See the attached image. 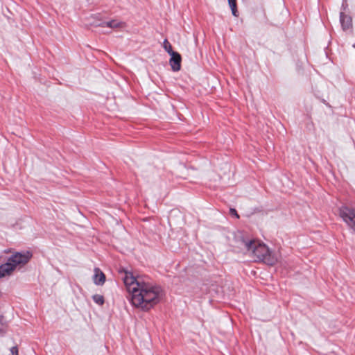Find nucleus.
<instances>
[{"mask_svg":"<svg viewBox=\"0 0 355 355\" xmlns=\"http://www.w3.org/2000/svg\"><path fill=\"white\" fill-rule=\"evenodd\" d=\"M123 282L135 307L148 311L160 302L162 295L160 287L145 282L131 274H126Z\"/></svg>","mask_w":355,"mask_h":355,"instance_id":"obj_1","label":"nucleus"},{"mask_svg":"<svg viewBox=\"0 0 355 355\" xmlns=\"http://www.w3.org/2000/svg\"><path fill=\"white\" fill-rule=\"evenodd\" d=\"M240 242L246 253L254 259V261H262L270 266H273L277 262V258L272 254L265 244L257 240L245 239H241Z\"/></svg>","mask_w":355,"mask_h":355,"instance_id":"obj_2","label":"nucleus"},{"mask_svg":"<svg viewBox=\"0 0 355 355\" xmlns=\"http://www.w3.org/2000/svg\"><path fill=\"white\" fill-rule=\"evenodd\" d=\"M31 257L29 252L13 254L6 263L0 266V278L10 275L17 266L28 263Z\"/></svg>","mask_w":355,"mask_h":355,"instance_id":"obj_3","label":"nucleus"},{"mask_svg":"<svg viewBox=\"0 0 355 355\" xmlns=\"http://www.w3.org/2000/svg\"><path fill=\"white\" fill-rule=\"evenodd\" d=\"M339 216L355 234V209L343 205L339 209Z\"/></svg>","mask_w":355,"mask_h":355,"instance_id":"obj_4","label":"nucleus"},{"mask_svg":"<svg viewBox=\"0 0 355 355\" xmlns=\"http://www.w3.org/2000/svg\"><path fill=\"white\" fill-rule=\"evenodd\" d=\"M171 58L169 60V64L173 71H178L181 69V61L182 57L178 52H174L170 54Z\"/></svg>","mask_w":355,"mask_h":355,"instance_id":"obj_5","label":"nucleus"},{"mask_svg":"<svg viewBox=\"0 0 355 355\" xmlns=\"http://www.w3.org/2000/svg\"><path fill=\"white\" fill-rule=\"evenodd\" d=\"M340 21L344 31L349 30L352 27V17L343 12H340Z\"/></svg>","mask_w":355,"mask_h":355,"instance_id":"obj_6","label":"nucleus"},{"mask_svg":"<svg viewBox=\"0 0 355 355\" xmlns=\"http://www.w3.org/2000/svg\"><path fill=\"white\" fill-rule=\"evenodd\" d=\"M98 26L102 27H109L111 28H124L125 26V24L123 21L116 20V19H112L109 21H105L101 24H98Z\"/></svg>","mask_w":355,"mask_h":355,"instance_id":"obj_7","label":"nucleus"},{"mask_svg":"<svg viewBox=\"0 0 355 355\" xmlns=\"http://www.w3.org/2000/svg\"><path fill=\"white\" fill-rule=\"evenodd\" d=\"M105 282V274L98 268L94 269V282L96 285H103Z\"/></svg>","mask_w":355,"mask_h":355,"instance_id":"obj_8","label":"nucleus"},{"mask_svg":"<svg viewBox=\"0 0 355 355\" xmlns=\"http://www.w3.org/2000/svg\"><path fill=\"white\" fill-rule=\"evenodd\" d=\"M7 328V322L4 319L3 316L0 315V334H3L4 333H6Z\"/></svg>","mask_w":355,"mask_h":355,"instance_id":"obj_9","label":"nucleus"},{"mask_svg":"<svg viewBox=\"0 0 355 355\" xmlns=\"http://www.w3.org/2000/svg\"><path fill=\"white\" fill-rule=\"evenodd\" d=\"M231 8L232 15L235 17L238 16V10L236 6V0H227Z\"/></svg>","mask_w":355,"mask_h":355,"instance_id":"obj_10","label":"nucleus"},{"mask_svg":"<svg viewBox=\"0 0 355 355\" xmlns=\"http://www.w3.org/2000/svg\"><path fill=\"white\" fill-rule=\"evenodd\" d=\"M92 299L94 301L95 303L97 304L102 306L104 302V297L101 295L96 294L92 296Z\"/></svg>","mask_w":355,"mask_h":355,"instance_id":"obj_11","label":"nucleus"},{"mask_svg":"<svg viewBox=\"0 0 355 355\" xmlns=\"http://www.w3.org/2000/svg\"><path fill=\"white\" fill-rule=\"evenodd\" d=\"M163 47L169 55L175 52L174 51H173L171 44L166 39H165L163 42Z\"/></svg>","mask_w":355,"mask_h":355,"instance_id":"obj_12","label":"nucleus"},{"mask_svg":"<svg viewBox=\"0 0 355 355\" xmlns=\"http://www.w3.org/2000/svg\"><path fill=\"white\" fill-rule=\"evenodd\" d=\"M10 352L12 355H18V348L16 346L12 347L10 349Z\"/></svg>","mask_w":355,"mask_h":355,"instance_id":"obj_13","label":"nucleus"},{"mask_svg":"<svg viewBox=\"0 0 355 355\" xmlns=\"http://www.w3.org/2000/svg\"><path fill=\"white\" fill-rule=\"evenodd\" d=\"M230 214H231L232 215L235 216L237 218H239V214H237V211H236V210L235 209H232H232H230Z\"/></svg>","mask_w":355,"mask_h":355,"instance_id":"obj_14","label":"nucleus"}]
</instances>
